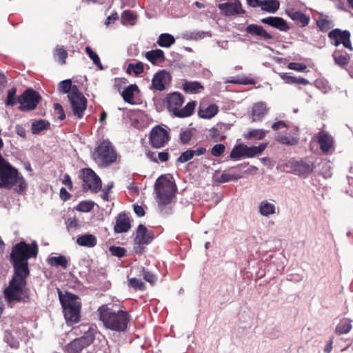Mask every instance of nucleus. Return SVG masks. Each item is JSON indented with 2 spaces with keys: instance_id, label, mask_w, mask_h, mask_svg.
<instances>
[{
  "instance_id": "obj_1",
  "label": "nucleus",
  "mask_w": 353,
  "mask_h": 353,
  "mask_svg": "<svg viewBox=\"0 0 353 353\" xmlns=\"http://www.w3.org/2000/svg\"><path fill=\"white\" fill-rule=\"evenodd\" d=\"M38 252V245L35 241L32 243L20 241L12 246L10 259L13 267V275L8 286L3 290L4 298L8 303L22 301L23 289L27 285L26 280L30 274L28 260L36 258Z\"/></svg>"
},
{
  "instance_id": "obj_2",
  "label": "nucleus",
  "mask_w": 353,
  "mask_h": 353,
  "mask_svg": "<svg viewBox=\"0 0 353 353\" xmlns=\"http://www.w3.org/2000/svg\"><path fill=\"white\" fill-rule=\"evenodd\" d=\"M17 185L15 190L18 193L24 192L26 183L18 170L12 167L0 153V188L11 189Z\"/></svg>"
},
{
  "instance_id": "obj_3",
  "label": "nucleus",
  "mask_w": 353,
  "mask_h": 353,
  "mask_svg": "<svg viewBox=\"0 0 353 353\" xmlns=\"http://www.w3.org/2000/svg\"><path fill=\"white\" fill-rule=\"evenodd\" d=\"M58 90L60 93L68 94L74 115L81 119L87 108V99L77 85H72L71 79H65L59 83Z\"/></svg>"
},
{
  "instance_id": "obj_4",
  "label": "nucleus",
  "mask_w": 353,
  "mask_h": 353,
  "mask_svg": "<svg viewBox=\"0 0 353 353\" xmlns=\"http://www.w3.org/2000/svg\"><path fill=\"white\" fill-rule=\"evenodd\" d=\"M100 320L104 325L112 330L123 331L128 325V313L119 310H115L107 305H103L98 309Z\"/></svg>"
},
{
  "instance_id": "obj_5",
  "label": "nucleus",
  "mask_w": 353,
  "mask_h": 353,
  "mask_svg": "<svg viewBox=\"0 0 353 353\" xmlns=\"http://www.w3.org/2000/svg\"><path fill=\"white\" fill-rule=\"evenodd\" d=\"M175 183L166 175H161L154 183V191L157 194V202L160 207L170 204L175 198L176 191Z\"/></svg>"
},
{
  "instance_id": "obj_6",
  "label": "nucleus",
  "mask_w": 353,
  "mask_h": 353,
  "mask_svg": "<svg viewBox=\"0 0 353 353\" xmlns=\"http://www.w3.org/2000/svg\"><path fill=\"white\" fill-rule=\"evenodd\" d=\"M165 100L168 110L179 118L188 117L193 114L196 105V101H192L181 108L184 103V97L177 92L168 94Z\"/></svg>"
},
{
  "instance_id": "obj_7",
  "label": "nucleus",
  "mask_w": 353,
  "mask_h": 353,
  "mask_svg": "<svg viewBox=\"0 0 353 353\" xmlns=\"http://www.w3.org/2000/svg\"><path fill=\"white\" fill-rule=\"evenodd\" d=\"M154 239V232L148 229L144 225L139 224L134 238V251L137 254H142L146 246L151 243Z\"/></svg>"
},
{
  "instance_id": "obj_8",
  "label": "nucleus",
  "mask_w": 353,
  "mask_h": 353,
  "mask_svg": "<svg viewBox=\"0 0 353 353\" xmlns=\"http://www.w3.org/2000/svg\"><path fill=\"white\" fill-rule=\"evenodd\" d=\"M79 176L83 181L82 189L83 192L90 191L92 193H97L101 190V180L91 168L81 170Z\"/></svg>"
},
{
  "instance_id": "obj_9",
  "label": "nucleus",
  "mask_w": 353,
  "mask_h": 353,
  "mask_svg": "<svg viewBox=\"0 0 353 353\" xmlns=\"http://www.w3.org/2000/svg\"><path fill=\"white\" fill-rule=\"evenodd\" d=\"M267 143H261L259 146H248L245 144L235 145L232 150L229 157L232 160L241 158H252L261 154L267 147Z\"/></svg>"
},
{
  "instance_id": "obj_10",
  "label": "nucleus",
  "mask_w": 353,
  "mask_h": 353,
  "mask_svg": "<svg viewBox=\"0 0 353 353\" xmlns=\"http://www.w3.org/2000/svg\"><path fill=\"white\" fill-rule=\"evenodd\" d=\"M76 296H68L66 299H60L67 321L76 323L80 319L81 303L77 301Z\"/></svg>"
},
{
  "instance_id": "obj_11",
  "label": "nucleus",
  "mask_w": 353,
  "mask_h": 353,
  "mask_svg": "<svg viewBox=\"0 0 353 353\" xmlns=\"http://www.w3.org/2000/svg\"><path fill=\"white\" fill-rule=\"evenodd\" d=\"M40 94L32 88L26 90L21 95L17 98V102L20 103L19 110L23 112L34 110L40 101Z\"/></svg>"
},
{
  "instance_id": "obj_12",
  "label": "nucleus",
  "mask_w": 353,
  "mask_h": 353,
  "mask_svg": "<svg viewBox=\"0 0 353 353\" xmlns=\"http://www.w3.org/2000/svg\"><path fill=\"white\" fill-rule=\"evenodd\" d=\"M170 138L169 132L165 129L156 125L150 133L149 141L152 147L161 148L168 143Z\"/></svg>"
},
{
  "instance_id": "obj_13",
  "label": "nucleus",
  "mask_w": 353,
  "mask_h": 353,
  "mask_svg": "<svg viewBox=\"0 0 353 353\" xmlns=\"http://www.w3.org/2000/svg\"><path fill=\"white\" fill-rule=\"evenodd\" d=\"M327 36L331 41V43L334 46L342 44L345 48L351 51L353 50L350 41V32L348 30L335 28L330 31Z\"/></svg>"
},
{
  "instance_id": "obj_14",
  "label": "nucleus",
  "mask_w": 353,
  "mask_h": 353,
  "mask_svg": "<svg viewBox=\"0 0 353 353\" xmlns=\"http://www.w3.org/2000/svg\"><path fill=\"white\" fill-rule=\"evenodd\" d=\"M134 269H136L137 277H134V289L143 290L145 289V283L141 280V276L143 279L148 282L150 285H153L157 281V277L154 274L145 270V268L142 265H134Z\"/></svg>"
},
{
  "instance_id": "obj_15",
  "label": "nucleus",
  "mask_w": 353,
  "mask_h": 353,
  "mask_svg": "<svg viewBox=\"0 0 353 353\" xmlns=\"http://www.w3.org/2000/svg\"><path fill=\"white\" fill-rule=\"evenodd\" d=\"M93 157L94 160H99L100 158L117 157V154L112 143L108 140H103L95 148Z\"/></svg>"
},
{
  "instance_id": "obj_16",
  "label": "nucleus",
  "mask_w": 353,
  "mask_h": 353,
  "mask_svg": "<svg viewBox=\"0 0 353 353\" xmlns=\"http://www.w3.org/2000/svg\"><path fill=\"white\" fill-rule=\"evenodd\" d=\"M172 81V76L165 70H159L152 79V87L154 90L163 91Z\"/></svg>"
},
{
  "instance_id": "obj_17",
  "label": "nucleus",
  "mask_w": 353,
  "mask_h": 353,
  "mask_svg": "<svg viewBox=\"0 0 353 353\" xmlns=\"http://www.w3.org/2000/svg\"><path fill=\"white\" fill-rule=\"evenodd\" d=\"M93 339L91 336H81L75 339L66 346L68 353H79L83 348L92 343Z\"/></svg>"
},
{
  "instance_id": "obj_18",
  "label": "nucleus",
  "mask_w": 353,
  "mask_h": 353,
  "mask_svg": "<svg viewBox=\"0 0 353 353\" xmlns=\"http://www.w3.org/2000/svg\"><path fill=\"white\" fill-rule=\"evenodd\" d=\"M219 8L223 12L225 16L228 17L245 13V10L242 8L241 3L239 0L220 3Z\"/></svg>"
},
{
  "instance_id": "obj_19",
  "label": "nucleus",
  "mask_w": 353,
  "mask_h": 353,
  "mask_svg": "<svg viewBox=\"0 0 353 353\" xmlns=\"http://www.w3.org/2000/svg\"><path fill=\"white\" fill-rule=\"evenodd\" d=\"M275 140L276 142L288 146L296 145L299 142V128H294L290 131L289 135L279 134L276 137Z\"/></svg>"
},
{
  "instance_id": "obj_20",
  "label": "nucleus",
  "mask_w": 353,
  "mask_h": 353,
  "mask_svg": "<svg viewBox=\"0 0 353 353\" xmlns=\"http://www.w3.org/2000/svg\"><path fill=\"white\" fill-rule=\"evenodd\" d=\"M261 22L282 32H287L290 28L287 21L279 17H268L261 19Z\"/></svg>"
},
{
  "instance_id": "obj_21",
  "label": "nucleus",
  "mask_w": 353,
  "mask_h": 353,
  "mask_svg": "<svg viewBox=\"0 0 353 353\" xmlns=\"http://www.w3.org/2000/svg\"><path fill=\"white\" fill-rule=\"evenodd\" d=\"M245 32L252 36L259 37L264 40H270L273 37L261 26L250 24L245 28Z\"/></svg>"
},
{
  "instance_id": "obj_22",
  "label": "nucleus",
  "mask_w": 353,
  "mask_h": 353,
  "mask_svg": "<svg viewBox=\"0 0 353 353\" xmlns=\"http://www.w3.org/2000/svg\"><path fill=\"white\" fill-rule=\"evenodd\" d=\"M131 227L128 216L123 212L120 213L116 218L114 230L116 233L125 232Z\"/></svg>"
},
{
  "instance_id": "obj_23",
  "label": "nucleus",
  "mask_w": 353,
  "mask_h": 353,
  "mask_svg": "<svg viewBox=\"0 0 353 353\" xmlns=\"http://www.w3.org/2000/svg\"><path fill=\"white\" fill-rule=\"evenodd\" d=\"M317 142L322 152H327L333 145L332 137L326 132L321 131L317 134Z\"/></svg>"
},
{
  "instance_id": "obj_24",
  "label": "nucleus",
  "mask_w": 353,
  "mask_h": 353,
  "mask_svg": "<svg viewBox=\"0 0 353 353\" xmlns=\"http://www.w3.org/2000/svg\"><path fill=\"white\" fill-rule=\"evenodd\" d=\"M285 12L292 21H299L301 24L302 27L307 26L310 21L309 16L294 8L288 9Z\"/></svg>"
},
{
  "instance_id": "obj_25",
  "label": "nucleus",
  "mask_w": 353,
  "mask_h": 353,
  "mask_svg": "<svg viewBox=\"0 0 353 353\" xmlns=\"http://www.w3.org/2000/svg\"><path fill=\"white\" fill-rule=\"evenodd\" d=\"M145 57L153 65H159L165 61L164 52L161 49H155L148 51Z\"/></svg>"
},
{
  "instance_id": "obj_26",
  "label": "nucleus",
  "mask_w": 353,
  "mask_h": 353,
  "mask_svg": "<svg viewBox=\"0 0 353 353\" xmlns=\"http://www.w3.org/2000/svg\"><path fill=\"white\" fill-rule=\"evenodd\" d=\"M268 108L263 102H258L254 103L252 110V121H261L264 116L268 113Z\"/></svg>"
},
{
  "instance_id": "obj_27",
  "label": "nucleus",
  "mask_w": 353,
  "mask_h": 353,
  "mask_svg": "<svg viewBox=\"0 0 353 353\" xmlns=\"http://www.w3.org/2000/svg\"><path fill=\"white\" fill-rule=\"evenodd\" d=\"M332 57L334 63L342 68H345L350 62V57L349 54L343 51L336 50L332 53Z\"/></svg>"
},
{
  "instance_id": "obj_28",
  "label": "nucleus",
  "mask_w": 353,
  "mask_h": 353,
  "mask_svg": "<svg viewBox=\"0 0 353 353\" xmlns=\"http://www.w3.org/2000/svg\"><path fill=\"white\" fill-rule=\"evenodd\" d=\"M219 112L218 106L214 104H210L207 108L200 107L198 114L203 119H211Z\"/></svg>"
},
{
  "instance_id": "obj_29",
  "label": "nucleus",
  "mask_w": 353,
  "mask_h": 353,
  "mask_svg": "<svg viewBox=\"0 0 353 353\" xmlns=\"http://www.w3.org/2000/svg\"><path fill=\"white\" fill-rule=\"evenodd\" d=\"M97 243L96 236L90 234L81 235L77 239V243L83 247L93 248L97 245Z\"/></svg>"
},
{
  "instance_id": "obj_30",
  "label": "nucleus",
  "mask_w": 353,
  "mask_h": 353,
  "mask_svg": "<svg viewBox=\"0 0 353 353\" xmlns=\"http://www.w3.org/2000/svg\"><path fill=\"white\" fill-rule=\"evenodd\" d=\"M351 320L343 318L335 327V334L337 335L347 334L352 329Z\"/></svg>"
},
{
  "instance_id": "obj_31",
  "label": "nucleus",
  "mask_w": 353,
  "mask_h": 353,
  "mask_svg": "<svg viewBox=\"0 0 353 353\" xmlns=\"http://www.w3.org/2000/svg\"><path fill=\"white\" fill-rule=\"evenodd\" d=\"M204 87L198 81H185L183 84V90L186 93L196 94L203 90Z\"/></svg>"
},
{
  "instance_id": "obj_32",
  "label": "nucleus",
  "mask_w": 353,
  "mask_h": 353,
  "mask_svg": "<svg viewBox=\"0 0 353 353\" xmlns=\"http://www.w3.org/2000/svg\"><path fill=\"white\" fill-rule=\"evenodd\" d=\"M50 128V123L48 121L39 119L33 121L31 125V131L34 134H37L41 131L48 130Z\"/></svg>"
},
{
  "instance_id": "obj_33",
  "label": "nucleus",
  "mask_w": 353,
  "mask_h": 353,
  "mask_svg": "<svg viewBox=\"0 0 353 353\" xmlns=\"http://www.w3.org/2000/svg\"><path fill=\"white\" fill-rule=\"evenodd\" d=\"M280 7L279 0H263L261 10L268 13H275Z\"/></svg>"
},
{
  "instance_id": "obj_34",
  "label": "nucleus",
  "mask_w": 353,
  "mask_h": 353,
  "mask_svg": "<svg viewBox=\"0 0 353 353\" xmlns=\"http://www.w3.org/2000/svg\"><path fill=\"white\" fill-rule=\"evenodd\" d=\"M174 42V37L169 33L161 34L157 41V43L162 48H170Z\"/></svg>"
},
{
  "instance_id": "obj_35",
  "label": "nucleus",
  "mask_w": 353,
  "mask_h": 353,
  "mask_svg": "<svg viewBox=\"0 0 353 353\" xmlns=\"http://www.w3.org/2000/svg\"><path fill=\"white\" fill-rule=\"evenodd\" d=\"M48 263L54 267H61L66 269L68 265V261L65 256H51L48 259Z\"/></svg>"
},
{
  "instance_id": "obj_36",
  "label": "nucleus",
  "mask_w": 353,
  "mask_h": 353,
  "mask_svg": "<svg viewBox=\"0 0 353 353\" xmlns=\"http://www.w3.org/2000/svg\"><path fill=\"white\" fill-rule=\"evenodd\" d=\"M316 26L321 32H327L334 26L333 21L328 19L327 16H322L316 21Z\"/></svg>"
},
{
  "instance_id": "obj_37",
  "label": "nucleus",
  "mask_w": 353,
  "mask_h": 353,
  "mask_svg": "<svg viewBox=\"0 0 353 353\" xmlns=\"http://www.w3.org/2000/svg\"><path fill=\"white\" fill-rule=\"evenodd\" d=\"M281 79L287 83L289 84H302L307 85L310 83L309 81L303 77H294L288 74L283 73L281 74Z\"/></svg>"
},
{
  "instance_id": "obj_38",
  "label": "nucleus",
  "mask_w": 353,
  "mask_h": 353,
  "mask_svg": "<svg viewBox=\"0 0 353 353\" xmlns=\"http://www.w3.org/2000/svg\"><path fill=\"white\" fill-rule=\"evenodd\" d=\"M147 156L152 161H154L155 163H159V161L165 162L168 161L170 158V154L168 151L159 152L157 157L156 156V154L154 152L149 151L147 153Z\"/></svg>"
},
{
  "instance_id": "obj_39",
  "label": "nucleus",
  "mask_w": 353,
  "mask_h": 353,
  "mask_svg": "<svg viewBox=\"0 0 353 353\" xmlns=\"http://www.w3.org/2000/svg\"><path fill=\"white\" fill-rule=\"evenodd\" d=\"M260 213L265 216H268L275 212V206L267 201H263L259 206Z\"/></svg>"
},
{
  "instance_id": "obj_40",
  "label": "nucleus",
  "mask_w": 353,
  "mask_h": 353,
  "mask_svg": "<svg viewBox=\"0 0 353 353\" xmlns=\"http://www.w3.org/2000/svg\"><path fill=\"white\" fill-rule=\"evenodd\" d=\"M54 57L57 58L61 64H65L68 57V52L63 46H57L54 50Z\"/></svg>"
},
{
  "instance_id": "obj_41",
  "label": "nucleus",
  "mask_w": 353,
  "mask_h": 353,
  "mask_svg": "<svg viewBox=\"0 0 353 353\" xmlns=\"http://www.w3.org/2000/svg\"><path fill=\"white\" fill-rule=\"evenodd\" d=\"M295 168L300 174H309L311 173L313 170V167L312 165H310L303 161L297 162Z\"/></svg>"
},
{
  "instance_id": "obj_42",
  "label": "nucleus",
  "mask_w": 353,
  "mask_h": 353,
  "mask_svg": "<svg viewBox=\"0 0 353 353\" xmlns=\"http://www.w3.org/2000/svg\"><path fill=\"white\" fill-rule=\"evenodd\" d=\"M86 54L92 60L94 65L102 69V64L101 63L100 58L96 52H94L90 46H87L85 49Z\"/></svg>"
},
{
  "instance_id": "obj_43",
  "label": "nucleus",
  "mask_w": 353,
  "mask_h": 353,
  "mask_svg": "<svg viewBox=\"0 0 353 353\" xmlns=\"http://www.w3.org/2000/svg\"><path fill=\"white\" fill-rule=\"evenodd\" d=\"M265 131L263 130L254 129L248 132L245 137L246 139L256 138L257 139H262L265 137Z\"/></svg>"
},
{
  "instance_id": "obj_44",
  "label": "nucleus",
  "mask_w": 353,
  "mask_h": 353,
  "mask_svg": "<svg viewBox=\"0 0 353 353\" xmlns=\"http://www.w3.org/2000/svg\"><path fill=\"white\" fill-rule=\"evenodd\" d=\"M120 110L123 111V121L128 127L132 126V111L126 108H119Z\"/></svg>"
},
{
  "instance_id": "obj_45",
  "label": "nucleus",
  "mask_w": 353,
  "mask_h": 353,
  "mask_svg": "<svg viewBox=\"0 0 353 353\" xmlns=\"http://www.w3.org/2000/svg\"><path fill=\"white\" fill-rule=\"evenodd\" d=\"M94 208V203L92 201H81L77 206V210L83 212H88Z\"/></svg>"
},
{
  "instance_id": "obj_46",
  "label": "nucleus",
  "mask_w": 353,
  "mask_h": 353,
  "mask_svg": "<svg viewBox=\"0 0 353 353\" xmlns=\"http://www.w3.org/2000/svg\"><path fill=\"white\" fill-rule=\"evenodd\" d=\"M121 96L125 102L132 104V84L128 85L121 92Z\"/></svg>"
},
{
  "instance_id": "obj_47",
  "label": "nucleus",
  "mask_w": 353,
  "mask_h": 353,
  "mask_svg": "<svg viewBox=\"0 0 353 353\" xmlns=\"http://www.w3.org/2000/svg\"><path fill=\"white\" fill-rule=\"evenodd\" d=\"M17 92V88L15 87H13L10 88L8 92V97L6 101V105L7 106L8 105H14L17 103V100L15 99V95Z\"/></svg>"
},
{
  "instance_id": "obj_48",
  "label": "nucleus",
  "mask_w": 353,
  "mask_h": 353,
  "mask_svg": "<svg viewBox=\"0 0 353 353\" xmlns=\"http://www.w3.org/2000/svg\"><path fill=\"white\" fill-rule=\"evenodd\" d=\"M241 177H242V176L240 174H232L230 173L224 172L219 176V181L220 183H226V182H229L231 181L238 180V179H241Z\"/></svg>"
},
{
  "instance_id": "obj_49",
  "label": "nucleus",
  "mask_w": 353,
  "mask_h": 353,
  "mask_svg": "<svg viewBox=\"0 0 353 353\" xmlns=\"http://www.w3.org/2000/svg\"><path fill=\"white\" fill-rule=\"evenodd\" d=\"M225 150V145L223 143H218L212 148L211 154L215 157H219L224 153Z\"/></svg>"
},
{
  "instance_id": "obj_50",
  "label": "nucleus",
  "mask_w": 353,
  "mask_h": 353,
  "mask_svg": "<svg viewBox=\"0 0 353 353\" xmlns=\"http://www.w3.org/2000/svg\"><path fill=\"white\" fill-rule=\"evenodd\" d=\"M210 134L212 139H214L215 141H223L226 137L225 135H223L220 132L219 129H217V128L213 127L210 130Z\"/></svg>"
},
{
  "instance_id": "obj_51",
  "label": "nucleus",
  "mask_w": 353,
  "mask_h": 353,
  "mask_svg": "<svg viewBox=\"0 0 353 353\" xmlns=\"http://www.w3.org/2000/svg\"><path fill=\"white\" fill-rule=\"evenodd\" d=\"M109 250L112 255L119 258L124 256L126 253V250L124 248L119 246H111Z\"/></svg>"
},
{
  "instance_id": "obj_52",
  "label": "nucleus",
  "mask_w": 353,
  "mask_h": 353,
  "mask_svg": "<svg viewBox=\"0 0 353 353\" xmlns=\"http://www.w3.org/2000/svg\"><path fill=\"white\" fill-rule=\"evenodd\" d=\"M121 22L123 25H132V12L125 10L121 15Z\"/></svg>"
},
{
  "instance_id": "obj_53",
  "label": "nucleus",
  "mask_w": 353,
  "mask_h": 353,
  "mask_svg": "<svg viewBox=\"0 0 353 353\" xmlns=\"http://www.w3.org/2000/svg\"><path fill=\"white\" fill-rule=\"evenodd\" d=\"M193 158L192 150H187L181 153L177 159V161L181 163H185Z\"/></svg>"
},
{
  "instance_id": "obj_54",
  "label": "nucleus",
  "mask_w": 353,
  "mask_h": 353,
  "mask_svg": "<svg viewBox=\"0 0 353 353\" xmlns=\"http://www.w3.org/2000/svg\"><path fill=\"white\" fill-rule=\"evenodd\" d=\"M288 68L298 72H303L307 69V65L304 63L290 62L288 63Z\"/></svg>"
},
{
  "instance_id": "obj_55",
  "label": "nucleus",
  "mask_w": 353,
  "mask_h": 353,
  "mask_svg": "<svg viewBox=\"0 0 353 353\" xmlns=\"http://www.w3.org/2000/svg\"><path fill=\"white\" fill-rule=\"evenodd\" d=\"M192 134L188 130L182 131L180 133V140H181V143H183V144H186V143H189L190 141V140L192 139Z\"/></svg>"
},
{
  "instance_id": "obj_56",
  "label": "nucleus",
  "mask_w": 353,
  "mask_h": 353,
  "mask_svg": "<svg viewBox=\"0 0 353 353\" xmlns=\"http://www.w3.org/2000/svg\"><path fill=\"white\" fill-rule=\"evenodd\" d=\"M117 157L114 158H100L99 160H95L97 162L101 163L103 166L106 167L113 163L117 161Z\"/></svg>"
},
{
  "instance_id": "obj_57",
  "label": "nucleus",
  "mask_w": 353,
  "mask_h": 353,
  "mask_svg": "<svg viewBox=\"0 0 353 353\" xmlns=\"http://www.w3.org/2000/svg\"><path fill=\"white\" fill-rule=\"evenodd\" d=\"M54 108L59 114V119L60 120L65 119V112H64L62 105L61 104L57 103L54 104Z\"/></svg>"
},
{
  "instance_id": "obj_58",
  "label": "nucleus",
  "mask_w": 353,
  "mask_h": 353,
  "mask_svg": "<svg viewBox=\"0 0 353 353\" xmlns=\"http://www.w3.org/2000/svg\"><path fill=\"white\" fill-rule=\"evenodd\" d=\"M16 133L22 138L26 137V130L22 125L17 124L15 126Z\"/></svg>"
},
{
  "instance_id": "obj_59",
  "label": "nucleus",
  "mask_w": 353,
  "mask_h": 353,
  "mask_svg": "<svg viewBox=\"0 0 353 353\" xmlns=\"http://www.w3.org/2000/svg\"><path fill=\"white\" fill-rule=\"evenodd\" d=\"M128 83V80L125 78H117L115 79L114 86L118 89L119 91L122 88L123 85Z\"/></svg>"
},
{
  "instance_id": "obj_60",
  "label": "nucleus",
  "mask_w": 353,
  "mask_h": 353,
  "mask_svg": "<svg viewBox=\"0 0 353 353\" xmlns=\"http://www.w3.org/2000/svg\"><path fill=\"white\" fill-rule=\"evenodd\" d=\"M144 70V64L142 62H138L134 64V74H139Z\"/></svg>"
},
{
  "instance_id": "obj_61",
  "label": "nucleus",
  "mask_w": 353,
  "mask_h": 353,
  "mask_svg": "<svg viewBox=\"0 0 353 353\" xmlns=\"http://www.w3.org/2000/svg\"><path fill=\"white\" fill-rule=\"evenodd\" d=\"M62 183L68 187L69 190H72L73 188L72 182L69 174H65L62 180Z\"/></svg>"
},
{
  "instance_id": "obj_62",
  "label": "nucleus",
  "mask_w": 353,
  "mask_h": 353,
  "mask_svg": "<svg viewBox=\"0 0 353 353\" xmlns=\"http://www.w3.org/2000/svg\"><path fill=\"white\" fill-rule=\"evenodd\" d=\"M134 212L139 217L143 216L145 214L144 208L139 205H134Z\"/></svg>"
},
{
  "instance_id": "obj_63",
  "label": "nucleus",
  "mask_w": 353,
  "mask_h": 353,
  "mask_svg": "<svg viewBox=\"0 0 353 353\" xmlns=\"http://www.w3.org/2000/svg\"><path fill=\"white\" fill-rule=\"evenodd\" d=\"M68 228H77L79 226L78 220L76 218H70L67 221Z\"/></svg>"
},
{
  "instance_id": "obj_64",
  "label": "nucleus",
  "mask_w": 353,
  "mask_h": 353,
  "mask_svg": "<svg viewBox=\"0 0 353 353\" xmlns=\"http://www.w3.org/2000/svg\"><path fill=\"white\" fill-rule=\"evenodd\" d=\"M288 125L283 121H279L277 122H274L272 125V128L274 130H278L281 128H288Z\"/></svg>"
}]
</instances>
